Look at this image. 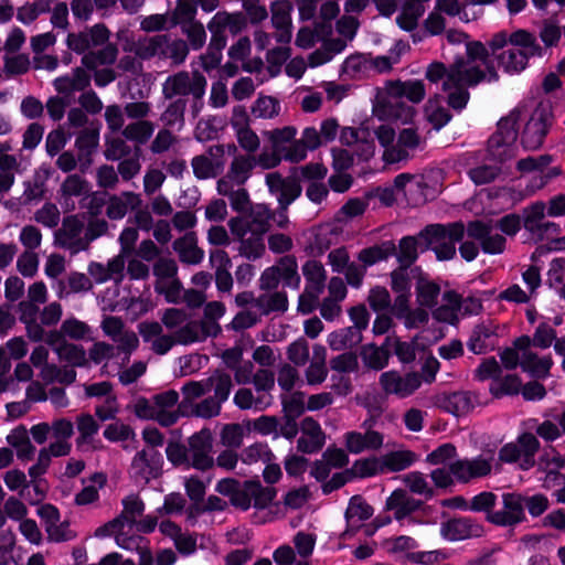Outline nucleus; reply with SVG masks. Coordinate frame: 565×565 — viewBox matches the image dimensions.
I'll use <instances>...</instances> for the list:
<instances>
[{"label": "nucleus", "instance_id": "obj_1", "mask_svg": "<svg viewBox=\"0 0 565 565\" xmlns=\"http://www.w3.org/2000/svg\"><path fill=\"white\" fill-rule=\"evenodd\" d=\"M425 75L430 83L443 82L441 87L447 93L448 105L458 111L468 104L469 87L482 81L494 82L499 78L489 62L488 50L479 41L467 42L466 56L457 57L448 68L439 62L429 64Z\"/></svg>", "mask_w": 565, "mask_h": 565}, {"label": "nucleus", "instance_id": "obj_2", "mask_svg": "<svg viewBox=\"0 0 565 565\" xmlns=\"http://www.w3.org/2000/svg\"><path fill=\"white\" fill-rule=\"evenodd\" d=\"M206 79L199 73L190 74L180 71L169 75L161 87V95L168 102L160 115L163 127L181 130L185 124V109L192 100V113L194 116L200 111L198 103L205 93Z\"/></svg>", "mask_w": 565, "mask_h": 565}, {"label": "nucleus", "instance_id": "obj_3", "mask_svg": "<svg viewBox=\"0 0 565 565\" xmlns=\"http://www.w3.org/2000/svg\"><path fill=\"white\" fill-rule=\"evenodd\" d=\"M271 210L266 204H256L248 215L232 217L227 225L232 239L237 243L239 256L257 260L266 252L265 234L269 231Z\"/></svg>", "mask_w": 565, "mask_h": 565}, {"label": "nucleus", "instance_id": "obj_4", "mask_svg": "<svg viewBox=\"0 0 565 565\" xmlns=\"http://www.w3.org/2000/svg\"><path fill=\"white\" fill-rule=\"evenodd\" d=\"M540 446V440L534 434L523 433L518 436L514 443H508L499 449V459L505 463H516L523 471L536 466L539 471L545 473L565 467V457L553 447L544 449L539 459L535 460Z\"/></svg>", "mask_w": 565, "mask_h": 565}, {"label": "nucleus", "instance_id": "obj_5", "mask_svg": "<svg viewBox=\"0 0 565 565\" xmlns=\"http://www.w3.org/2000/svg\"><path fill=\"white\" fill-rule=\"evenodd\" d=\"M426 95L425 85L422 81H395L387 82L377 93V102L385 109L386 114L396 119L408 121L415 114L412 106L406 105L404 99L418 104Z\"/></svg>", "mask_w": 565, "mask_h": 565}, {"label": "nucleus", "instance_id": "obj_6", "mask_svg": "<svg viewBox=\"0 0 565 565\" xmlns=\"http://www.w3.org/2000/svg\"><path fill=\"white\" fill-rule=\"evenodd\" d=\"M130 52L141 61L158 58L169 61L171 66H179L189 55V45L186 41L172 38L170 34H156L139 38L131 44Z\"/></svg>", "mask_w": 565, "mask_h": 565}, {"label": "nucleus", "instance_id": "obj_7", "mask_svg": "<svg viewBox=\"0 0 565 565\" xmlns=\"http://www.w3.org/2000/svg\"><path fill=\"white\" fill-rule=\"evenodd\" d=\"M542 56V47L536 36L525 30L509 35V46L495 54L500 67L508 74H519L527 67L529 58Z\"/></svg>", "mask_w": 565, "mask_h": 565}, {"label": "nucleus", "instance_id": "obj_8", "mask_svg": "<svg viewBox=\"0 0 565 565\" xmlns=\"http://www.w3.org/2000/svg\"><path fill=\"white\" fill-rule=\"evenodd\" d=\"M467 234V226L461 222L449 224H431L419 232L425 249H433L439 260L452 259L456 255V244Z\"/></svg>", "mask_w": 565, "mask_h": 565}, {"label": "nucleus", "instance_id": "obj_9", "mask_svg": "<svg viewBox=\"0 0 565 565\" xmlns=\"http://www.w3.org/2000/svg\"><path fill=\"white\" fill-rule=\"evenodd\" d=\"M502 463L492 450H488L475 457L458 458L450 462V469L456 482L469 484L486 479L493 472H499Z\"/></svg>", "mask_w": 565, "mask_h": 565}, {"label": "nucleus", "instance_id": "obj_10", "mask_svg": "<svg viewBox=\"0 0 565 565\" xmlns=\"http://www.w3.org/2000/svg\"><path fill=\"white\" fill-rule=\"evenodd\" d=\"M520 116L521 109L514 108L499 120L497 131L488 140V151L493 160L504 162L515 157L516 125Z\"/></svg>", "mask_w": 565, "mask_h": 565}, {"label": "nucleus", "instance_id": "obj_11", "mask_svg": "<svg viewBox=\"0 0 565 565\" xmlns=\"http://www.w3.org/2000/svg\"><path fill=\"white\" fill-rule=\"evenodd\" d=\"M553 111L548 103H540L531 113L521 135V143L527 150L539 149L552 127Z\"/></svg>", "mask_w": 565, "mask_h": 565}, {"label": "nucleus", "instance_id": "obj_12", "mask_svg": "<svg viewBox=\"0 0 565 565\" xmlns=\"http://www.w3.org/2000/svg\"><path fill=\"white\" fill-rule=\"evenodd\" d=\"M375 424L376 419L369 416L361 423L359 429L347 431L343 435L347 451L360 455L381 449L384 445V435L374 428Z\"/></svg>", "mask_w": 565, "mask_h": 565}, {"label": "nucleus", "instance_id": "obj_13", "mask_svg": "<svg viewBox=\"0 0 565 565\" xmlns=\"http://www.w3.org/2000/svg\"><path fill=\"white\" fill-rule=\"evenodd\" d=\"M163 457L157 449L138 450L131 459L129 475L136 483L147 484L162 472Z\"/></svg>", "mask_w": 565, "mask_h": 565}, {"label": "nucleus", "instance_id": "obj_14", "mask_svg": "<svg viewBox=\"0 0 565 565\" xmlns=\"http://www.w3.org/2000/svg\"><path fill=\"white\" fill-rule=\"evenodd\" d=\"M523 494L504 492L501 495V508L489 515V523L501 527H514L526 521L523 511Z\"/></svg>", "mask_w": 565, "mask_h": 565}, {"label": "nucleus", "instance_id": "obj_15", "mask_svg": "<svg viewBox=\"0 0 565 565\" xmlns=\"http://www.w3.org/2000/svg\"><path fill=\"white\" fill-rule=\"evenodd\" d=\"M54 244L71 254L86 250L88 245L84 232V222L77 215L64 217L61 227L54 233Z\"/></svg>", "mask_w": 565, "mask_h": 565}, {"label": "nucleus", "instance_id": "obj_16", "mask_svg": "<svg viewBox=\"0 0 565 565\" xmlns=\"http://www.w3.org/2000/svg\"><path fill=\"white\" fill-rule=\"evenodd\" d=\"M275 498V491L263 487L259 481H245L231 499V503L244 511L252 505L256 509L267 508Z\"/></svg>", "mask_w": 565, "mask_h": 565}, {"label": "nucleus", "instance_id": "obj_17", "mask_svg": "<svg viewBox=\"0 0 565 565\" xmlns=\"http://www.w3.org/2000/svg\"><path fill=\"white\" fill-rule=\"evenodd\" d=\"M467 236L478 242L484 254H502L505 249V237L491 223L478 220L469 222L467 224Z\"/></svg>", "mask_w": 565, "mask_h": 565}, {"label": "nucleus", "instance_id": "obj_18", "mask_svg": "<svg viewBox=\"0 0 565 565\" xmlns=\"http://www.w3.org/2000/svg\"><path fill=\"white\" fill-rule=\"evenodd\" d=\"M189 467L205 471L213 467L212 457L213 440L211 431L202 429L188 439Z\"/></svg>", "mask_w": 565, "mask_h": 565}, {"label": "nucleus", "instance_id": "obj_19", "mask_svg": "<svg viewBox=\"0 0 565 565\" xmlns=\"http://www.w3.org/2000/svg\"><path fill=\"white\" fill-rule=\"evenodd\" d=\"M380 385L386 394L405 398L420 387L422 375L416 372L401 374L397 371H387L380 375Z\"/></svg>", "mask_w": 565, "mask_h": 565}, {"label": "nucleus", "instance_id": "obj_20", "mask_svg": "<svg viewBox=\"0 0 565 565\" xmlns=\"http://www.w3.org/2000/svg\"><path fill=\"white\" fill-rule=\"evenodd\" d=\"M424 141L416 129L409 127L402 129L394 147L383 152V160L386 163H398L409 160L417 149H420Z\"/></svg>", "mask_w": 565, "mask_h": 565}, {"label": "nucleus", "instance_id": "obj_21", "mask_svg": "<svg viewBox=\"0 0 565 565\" xmlns=\"http://www.w3.org/2000/svg\"><path fill=\"white\" fill-rule=\"evenodd\" d=\"M440 533L445 540L457 542L483 536L484 527L476 519L459 516L444 522Z\"/></svg>", "mask_w": 565, "mask_h": 565}, {"label": "nucleus", "instance_id": "obj_22", "mask_svg": "<svg viewBox=\"0 0 565 565\" xmlns=\"http://www.w3.org/2000/svg\"><path fill=\"white\" fill-rule=\"evenodd\" d=\"M270 194L275 195L280 207H288L301 194V186L294 178H284L279 172H270L265 178Z\"/></svg>", "mask_w": 565, "mask_h": 565}, {"label": "nucleus", "instance_id": "obj_23", "mask_svg": "<svg viewBox=\"0 0 565 565\" xmlns=\"http://www.w3.org/2000/svg\"><path fill=\"white\" fill-rule=\"evenodd\" d=\"M434 404L455 416L466 415L479 404L478 394L470 391L443 393L435 396Z\"/></svg>", "mask_w": 565, "mask_h": 565}, {"label": "nucleus", "instance_id": "obj_24", "mask_svg": "<svg viewBox=\"0 0 565 565\" xmlns=\"http://www.w3.org/2000/svg\"><path fill=\"white\" fill-rule=\"evenodd\" d=\"M423 501L415 499L407 493L404 489L394 490L391 495L386 499L385 509L393 512V516L396 521L404 524L414 523L412 514L423 507Z\"/></svg>", "mask_w": 565, "mask_h": 565}, {"label": "nucleus", "instance_id": "obj_25", "mask_svg": "<svg viewBox=\"0 0 565 565\" xmlns=\"http://www.w3.org/2000/svg\"><path fill=\"white\" fill-rule=\"evenodd\" d=\"M138 332L143 342L150 343V349L159 355L167 354L178 343L173 334H163V328L157 321H143L138 324Z\"/></svg>", "mask_w": 565, "mask_h": 565}, {"label": "nucleus", "instance_id": "obj_26", "mask_svg": "<svg viewBox=\"0 0 565 565\" xmlns=\"http://www.w3.org/2000/svg\"><path fill=\"white\" fill-rule=\"evenodd\" d=\"M122 508L121 514L105 526L99 527L96 531V535H100L102 531L114 533L117 527L125 525L131 529L137 519L142 516L145 512V503L137 494H129L125 497L122 499Z\"/></svg>", "mask_w": 565, "mask_h": 565}, {"label": "nucleus", "instance_id": "obj_27", "mask_svg": "<svg viewBox=\"0 0 565 565\" xmlns=\"http://www.w3.org/2000/svg\"><path fill=\"white\" fill-rule=\"evenodd\" d=\"M221 332L218 323L213 321H189L175 330V341L180 344H191L204 341L209 337H216Z\"/></svg>", "mask_w": 565, "mask_h": 565}, {"label": "nucleus", "instance_id": "obj_28", "mask_svg": "<svg viewBox=\"0 0 565 565\" xmlns=\"http://www.w3.org/2000/svg\"><path fill=\"white\" fill-rule=\"evenodd\" d=\"M326 443V434L320 424L312 417H306L300 424V437L297 440V449L302 454L318 452Z\"/></svg>", "mask_w": 565, "mask_h": 565}, {"label": "nucleus", "instance_id": "obj_29", "mask_svg": "<svg viewBox=\"0 0 565 565\" xmlns=\"http://www.w3.org/2000/svg\"><path fill=\"white\" fill-rule=\"evenodd\" d=\"M323 145L316 127H306L301 137L291 142V149L286 153L285 161L297 163L307 158L308 151H315Z\"/></svg>", "mask_w": 565, "mask_h": 565}, {"label": "nucleus", "instance_id": "obj_30", "mask_svg": "<svg viewBox=\"0 0 565 565\" xmlns=\"http://www.w3.org/2000/svg\"><path fill=\"white\" fill-rule=\"evenodd\" d=\"M292 7L288 1H276L271 4V24L276 29L275 39L278 43L288 44L291 40Z\"/></svg>", "mask_w": 565, "mask_h": 565}, {"label": "nucleus", "instance_id": "obj_31", "mask_svg": "<svg viewBox=\"0 0 565 565\" xmlns=\"http://www.w3.org/2000/svg\"><path fill=\"white\" fill-rule=\"evenodd\" d=\"M498 344L495 328L490 323L477 324L467 342L468 349L475 354H484L492 351Z\"/></svg>", "mask_w": 565, "mask_h": 565}, {"label": "nucleus", "instance_id": "obj_32", "mask_svg": "<svg viewBox=\"0 0 565 565\" xmlns=\"http://www.w3.org/2000/svg\"><path fill=\"white\" fill-rule=\"evenodd\" d=\"M245 26L246 19L242 13H228L226 11H218L207 23V29L212 35H226V31L235 35Z\"/></svg>", "mask_w": 565, "mask_h": 565}, {"label": "nucleus", "instance_id": "obj_33", "mask_svg": "<svg viewBox=\"0 0 565 565\" xmlns=\"http://www.w3.org/2000/svg\"><path fill=\"white\" fill-rule=\"evenodd\" d=\"M232 157L227 173L220 180H228V183L242 186L250 178L253 169L256 167V156L235 154Z\"/></svg>", "mask_w": 565, "mask_h": 565}, {"label": "nucleus", "instance_id": "obj_34", "mask_svg": "<svg viewBox=\"0 0 565 565\" xmlns=\"http://www.w3.org/2000/svg\"><path fill=\"white\" fill-rule=\"evenodd\" d=\"M142 204L140 194L125 191L118 195H111L108 200L106 214L110 220H121L128 211L136 210Z\"/></svg>", "mask_w": 565, "mask_h": 565}, {"label": "nucleus", "instance_id": "obj_35", "mask_svg": "<svg viewBox=\"0 0 565 565\" xmlns=\"http://www.w3.org/2000/svg\"><path fill=\"white\" fill-rule=\"evenodd\" d=\"M78 436L76 438L77 447H87L92 450H102L104 445L102 440L95 439L99 430V424L90 414H82L76 419Z\"/></svg>", "mask_w": 565, "mask_h": 565}, {"label": "nucleus", "instance_id": "obj_36", "mask_svg": "<svg viewBox=\"0 0 565 565\" xmlns=\"http://www.w3.org/2000/svg\"><path fill=\"white\" fill-rule=\"evenodd\" d=\"M90 85V75L82 67H76L71 74L54 79L53 86L58 94L71 97L75 92H82Z\"/></svg>", "mask_w": 565, "mask_h": 565}, {"label": "nucleus", "instance_id": "obj_37", "mask_svg": "<svg viewBox=\"0 0 565 565\" xmlns=\"http://www.w3.org/2000/svg\"><path fill=\"white\" fill-rule=\"evenodd\" d=\"M373 515V508L361 497L354 495L350 499L345 510L348 529L343 535L359 530L362 523Z\"/></svg>", "mask_w": 565, "mask_h": 565}, {"label": "nucleus", "instance_id": "obj_38", "mask_svg": "<svg viewBox=\"0 0 565 565\" xmlns=\"http://www.w3.org/2000/svg\"><path fill=\"white\" fill-rule=\"evenodd\" d=\"M173 248L182 263L196 265L204 257V252L198 247L196 237L193 233H186L184 236L173 242Z\"/></svg>", "mask_w": 565, "mask_h": 565}, {"label": "nucleus", "instance_id": "obj_39", "mask_svg": "<svg viewBox=\"0 0 565 565\" xmlns=\"http://www.w3.org/2000/svg\"><path fill=\"white\" fill-rule=\"evenodd\" d=\"M459 313H461V296L449 290L443 295V303L434 310L433 316L438 321L454 324L458 321Z\"/></svg>", "mask_w": 565, "mask_h": 565}, {"label": "nucleus", "instance_id": "obj_40", "mask_svg": "<svg viewBox=\"0 0 565 565\" xmlns=\"http://www.w3.org/2000/svg\"><path fill=\"white\" fill-rule=\"evenodd\" d=\"M302 274L306 280L305 288L308 289V294L321 295L327 280V271L323 265L316 259H309L302 265Z\"/></svg>", "mask_w": 565, "mask_h": 565}, {"label": "nucleus", "instance_id": "obj_41", "mask_svg": "<svg viewBox=\"0 0 565 565\" xmlns=\"http://www.w3.org/2000/svg\"><path fill=\"white\" fill-rule=\"evenodd\" d=\"M327 350L316 344L312 349V360L306 370V381L309 385H318L326 381L328 369L326 365Z\"/></svg>", "mask_w": 565, "mask_h": 565}, {"label": "nucleus", "instance_id": "obj_42", "mask_svg": "<svg viewBox=\"0 0 565 565\" xmlns=\"http://www.w3.org/2000/svg\"><path fill=\"white\" fill-rule=\"evenodd\" d=\"M419 248L425 250L424 241L419 238V234L417 236L407 235L399 239L394 256L401 266L412 267L418 258Z\"/></svg>", "mask_w": 565, "mask_h": 565}, {"label": "nucleus", "instance_id": "obj_43", "mask_svg": "<svg viewBox=\"0 0 565 565\" xmlns=\"http://www.w3.org/2000/svg\"><path fill=\"white\" fill-rule=\"evenodd\" d=\"M396 253V244L393 241H384L380 244L363 248L358 254V259L364 268L375 265L379 262L386 260Z\"/></svg>", "mask_w": 565, "mask_h": 565}, {"label": "nucleus", "instance_id": "obj_44", "mask_svg": "<svg viewBox=\"0 0 565 565\" xmlns=\"http://www.w3.org/2000/svg\"><path fill=\"white\" fill-rule=\"evenodd\" d=\"M553 365L550 354L540 356L533 351H524L521 355V367L523 371L536 377H546Z\"/></svg>", "mask_w": 565, "mask_h": 565}, {"label": "nucleus", "instance_id": "obj_45", "mask_svg": "<svg viewBox=\"0 0 565 565\" xmlns=\"http://www.w3.org/2000/svg\"><path fill=\"white\" fill-rule=\"evenodd\" d=\"M228 180H218L216 184L217 193L223 196H227L230 200L231 207L236 212H245L249 204V195L247 190L239 186L238 189H234L232 183L227 182Z\"/></svg>", "mask_w": 565, "mask_h": 565}, {"label": "nucleus", "instance_id": "obj_46", "mask_svg": "<svg viewBox=\"0 0 565 565\" xmlns=\"http://www.w3.org/2000/svg\"><path fill=\"white\" fill-rule=\"evenodd\" d=\"M255 308L265 316L275 311L285 312L288 309L287 295L285 291H266L256 298Z\"/></svg>", "mask_w": 565, "mask_h": 565}, {"label": "nucleus", "instance_id": "obj_47", "mask_svg": "<svg viewBox=\"0 0 565 565\" xmlns=\"http://www.w3.org/2000/svg\"><path fill=\"white\" fill-rule=\"evenodd\" d=\"M275 268L278 271L284 287L299 289L301 278L298 273L297 259L294 255H286L281 257L275 265Z\"/></svg>", "mask_w": 565, "mask_h": 565}, {"label": "nucleus", "instance_id": "obj_48", "mask_svg": "<svg viewBox=\"0 0 565 565\" xmlns=\"http://www.w3.org/2000/svg\"><path fill=\"white\" fill-rule=\"evenodd\" d=\"M118 55V50L114 44H106L97 51H88L82 57V65L87 70H96L102 65L113 64Z\"/></svg>", "mask_w": 565, "mask_h": 565}, {"label": "nucleus", "instance_id": "obj_49", "mask_svg": "<svg viewBox=\"0 0 565 565\" xmlns=\"http://www.w3.org/2000/svg\"><path fill=\"white\" fill-rule=\"evenodd\" d=\"M362 341V332L354 327H348L330 333L328 343L334 351L351 349Z\"/></svg>", "mask_w": 565, "mask_h": 565}, {"label": "nucleus", "instance_id": "obj_50", "mask_svg": "<svg viewBox=\"0 0 565 565\" xmlns=\"http://www.w3.org/2000/svg\"><path fill=\"white\" fill-rule=\"evenodd\" d=\"M233 402L239 409L260 412L270 405L271 397L269 394H262L255 397L249 388H239L235 393Z\"/></svg>", "mask_w": 565, "mask_h": 565}, {"label": "nucleus", "instance_id": "obj_51", "mask_svg": "<svg viewBox=\"0 0 565 565\" xmlns=\"http://www.w3.org/2000/svg\"><path fill=\"white\" fill-rule=\"evenodd\" d=\"M415 461L416 455L411 450L391 451L382 457L381 470L398 472L409 468Z\"/></svg>", "mask_w": 565, "mask_h": 565}, {"label": "nucleus", "instance_id": "obj_52", "mask_svg": "<svg viewBox=\"0 0 565 565\" xmlns=\"http://www.w3.org/2000/svg\"><path fill=\"white\" fill-rule=\"evenodd\" d=\"M154 132V124L149 120H135L122 129V137L138 145H145Z\"/></svg>", "mask_w": 565, "mask_h": 565}, {"label": "nucleus", "instance_id": "obj_53", "mask_svg": "<svg viewBox=\"0 0 565 565\" xmlns=\"http://www.w3.org/2000/svg\"><path fill=\"white\" fill-rule=\"evenodd\" d=\"M522 382L516 374H501L490 383L489 392L497 398L507 395H518L521 391Z\"/></svg>", "mask_w": 565, "mask_h": 565}, {"label": "nucleus", "instance_id": "obj_54", "mask_svg": "<svg viewBox=\"0 0 565 565\" xmlns=\"http://www.w3.org/2000/svg\"><path fill=\"white\" fill-rule=\"evenodd\" d=\"M546 204L542 201H536L523 211V227L530 234L531 239L539 232L540 225L544 221Z\"/></svg>", "mask_w": 565, "mask_h": 565}, {"label": "nucleus", "instance_id": "obj_55", "mask_svg": "<svg viewBox=\"0 0 565 565\" xmlns=\"http://www.w3.org/2000/svg\"><path fill=\"white\" fill-rule=\"evenodd\" d=\"M296 135L297 129L292 126L277 128L267 132V137L271 142V148L275 151L282 153L284 158L291 149V142L296 140Z\"/></svg>", "mask_w": 565, "mask_h": 565}, {"label": "nucleus", "instance_id": "obj_56", "mask_svg": "<svg viewBox=\"0 0 565 565\" xmlns=\"http://www.w3.org/2000/svg\"><path fill=\"white\" fill-rule=\"evenodd\" d=\"M135 413L141 419H152L164 427L173 425V418L168 414H158L153 398H139L135 404Z\"/></svg>", "mask_w": 565, "mask_h": 565}, {"label": "nucleus", "instance_id": "obj_57", "mask_svg": "<svg viewBox=\"0 0 565 565\" xmlns=\"http://www.w3.org/2000/svg\"><path fill=\"white\" fill-rule=\"evenodd\" d=\"M237 153V147L233 142L213 145L209 147L206 154L207 159L218 174H222L226 166V157H232Z\"/></svg>", "mask_w": 565, "mask_h": 565}, {"label": "nucleus", "instance_id": "obj_58", "mask_svg": "<svg viewBox=\"0 0 565 565\" xmlns=\"http://www.w3.org/2000/svg\"><path fill=\"white\" fill-rule=\"evenodd\" d=\"M152 398L158 414L170 415L173 418V424H175L180 416L179 411L175 408L179 402V393L174 390H169L156 394Z\"/></svg>", "mask_w": 565, "mask_h": 565}, {"label": "nucleus", "instance_id": "obj_59", "mask_svg": "<svg viewBox=\"0 0 565 565\" xmlns=\"http://www.w3.org/2000/svg\"><path fill=\"white\" fill-rule=\"evenodd\" d=\"M418 268L398 266L391 273V287L394 292H411L412 278Z\"/></svg>", "mask_w": 565, "mask_h": 565}, {"label": "nucleus", "instance_id": "obj_60", "mask_svg": "<svg viewBox=\"0 0 565 565\" xmlns=\"http://www.w3.org/2000/svg\"><path fill=\"white\" fill-rule=\"evenodd\" d=\"M404 483L411 492L423 495L425 499H431L435 495L433 487L428 483L425 475L419 471H413L404 477Z\"/></svg>", "mask_w": 565, "mask_h": 565}, {"label": "nucleus", "instance_id": "obj_61", "mask_svg": "<svg viewBox=\"0 0 565 565\" xmlns=\"http://www.w3.org/2000/svg\"><path fill=\"white\" fill-rule=\"evenodd\" d=\"M280 111L279 102L271 96H259L252 106V114L257 118L271 119Z\"/></svg>", "mask_w": 565, "mask_h": 565}, {"label": "nucleus", "instance_id": "obj_62", "mask_svg": "<svg viewBox=\"0 0 565 565\" xmlns=\"http://www.w3.org/2000/svg\"><path fill=\"white\" fill-rule=\"evenodd\" d=\"M362 359L366 366L379 371L387 365L388 352L383 347L370 344L363 349Z\"/></svg>", "mask_w": 565, "mask_h": 565}, {"label": "nucleus", "instance_id": "obj_63", "mask_svg": "<svg viewBox=\"0 0 565 565\" xmlns=\"http://www.w3.org/2000/svg\"><path fill=\"white\" fill-rule=\"evenodd\" d=\"M440 288L431 281L419 280L416 287V299L420 307L433 308L437 303Z\"/></svg>", "mask_w": 565, "mask_h": 565}, {"label": "nucleus", "instance_id": "obj_64", "mask_svg": "<svg viewBox=\"0 0 565 565\" xmlns=\"http://www.w3.org/2000/svg\"><path fill=\"white\" fill-rule=\"evenodd\" d=\"M177 143L178 136L171 131V128L162 127L152 139L149 149L153 154H162L171 150Z\"/></svg>", "mask_w": 565, "mask_h": 565}]
</instances>
